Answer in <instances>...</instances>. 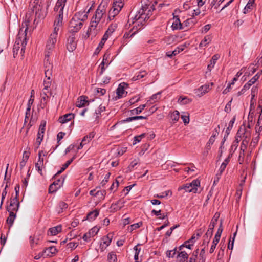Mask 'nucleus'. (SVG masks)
<instances>
[{
  "label": "nucleus",
  "mask_w": 262,
  "mask_h": 262,
  "mask_svg": "<svg viewBox=\"0 0 262 262\" xmlns=\"http://www.w3.org/2000/svg\"><path fill=\"white\" fill-rule=\"evenodd\" d=\"M218 133L216 132L215 133H213V135L210 137L208 141L206 143L205 147H206L207 150H210L211 148L212 145L214 143L215 137L217 136Z\"/></svg>",
  "instance_id": "a878e982"
},
{
  "label": "nucleus",
  "mask_w": 262,
  "mask_h": 262,
  "mask_svg": "<svg viewBox=\"0 0 262 262\" xmlns=\"http://www.w3.org/2000/svg\"><path fill=\"white\" fill-rule=\"evenodd\" d=\"M19 206V202L16 196L15 198L11 200L10 205L9 206H8L7 208V211L8 212L17 211L18 209Z\"/></svg>",
  "instance_id": "4468645a"
},
{
  "label": "nucleus",
  "mask_w": 262,
  "mask_h": 262,
  "mask_svg": "<svg viewBox=\"0 0 262 262\" xmlns=\"http://www.w3.org/2000/svg\"><path fill=\"white\" fill-rule=\"evenodd\" d=\"M87 14L84 12L76 13L69 24V31L72 33L78 32L83 26V23L86 20Z\"/></svg>",
  "instance_id": "f03ea898"
},
{
  "label": "nucleus",
  "mask_w": 262,
  "mask_h": 262,
  "mask_svg": "<svg viewBox=\"0 0 262 262\" xmlns=\"http://www.w3.org/2000/svg\"><path fill=\"white\" fill-rule=\"evenodd\" d=\"M59 188V186H55V183H52L51 185H50L49 188V192L50 193H53L55 191H56Z\"/></svg>",
  "instance_id": "052dcab7"
},
{
  "label": "nucleus",
  "mask_w": 262,
  "mask_h": 262,
  "mask_svg": "<svg viewBox=\"0 0 262 262\" xmlns=\"http://www.w3.org/2000/svg\"><path fill=\"white\" fill-rule=\"evenodd\" d=\"M147 118L145 116H135L132 117L126 118L125 120H123L124 122H129L133 120H138V119H146Z\"/></svg>",
  "instance_id": "603ef678"
},
{
  "label": "nucleus",
  "mask_w": 262,
  "mask_h": 262,
  "mask_svg": "<svg viewBox=\"0 0 262 262\" xmlns=\"http://www.w3.org/2000/svg\"><path fill=\"white\" fill-rule=\"evenodd\" d=\"M112 235L111 234H108L107 236H104L102 238V243L105 245L106 247L108 246L112 241Z\"/></svg>",
  "instance_id": "58836bf2"
},
{
  "label": "nucleus",
  "mask_w": 262,
  "mask_h": 262,
  "mask_svg": "<svg viewBox=\"0 0 262 262\" xmlns=\"http://www.w3.org/2000/svg\"><path fill=\"white\" fill-rule=\"evenodd\" d=\"M99 230V229L98 227H94L88 232L83 235L82 238L85 241L88 242L91 237L95 236L98 233Z\"/></svg>",
  "instance_id": "2eb2a0df"
},
{
  "label": "nucleus",
  "mask_w": 262,
  "mask_h": 262,
  "mask_svg": "<svg viewBox=\"0 0 262 262\" xmlns=\"http://www.w3.org/2000/svg\"><path fill=\"white\" fill-rule=\"evenodd\" d=\"M223 221H221L219 228V229H218V230H217V232H216V233L215 234V237L214 238V239H215V241H220V239L222 233L223 232Z\"/></svg>",
  "instance_id": "e433bc0d"
},
{
  "label": "nucleus",
  "mask_w": 262,
  "mask_h": 262,
  "mask_svg": "<svg viewBox=\"0 0 262 262\" xmlns=\"http://www.w3.org/2000/svg\"><path fill=\"white\" fill-rule=\"evenodd\" d=\"M43 164H41L40 162H37L35 164V168L38 171V172L42 175V168Z\"/></svg>",
  "instance_id": "0e129e2a"
},
{
  "label": "nucleus",
  "mask_w": 262,
  "mask_h": 262,
  "mask_svg": "<svg viewBox=\"0 0 262 262\" xmlns=\"http://www.w3.org/2000/svg\"><path fill=\"white\" fill-rule=\"evenodd\" d=\"M41 95H46L47 98H49L50 96L51 95V90L43 89Z\"/></svg>",
  "instance_id": "338daca9"
},
{
  "label": "nucleus",
  "mask_w": 262,
  "mask_h": 262,
  "mask_svg": "<svg viewBox=\"0 0 262 262\" xmlns=\"http://www.w3.org/2000/svg\"><path fill=\"white\" fill-rule=\"evenodd\" d=\"M212 40V37L210 35H206L199 44V47H206Z\"/></svg>",
  "instance_id": "bb28decb"
},
{
  "label": "nucleus",
  "mask_w": 262,
  "mask_h": 262,
  "mask_svg": "<svg viewBox=\"0 0 262 262\" xmlns=\"http://www.w3.org/2000/svg\"><path fill=\"white\" fill-rule=\"evenodd\" d=\"M68 207V205L66 203L63 201H60L57 204L56 207V210L58 213H60L67 209Z\"/></svg>",
  "instance_id": "b1692460"
},
{
  "label": "nucleus",
  "mask_w": 262,
  "mask_h": 262,
  "mask_svg": "<svg viewBox=\"0 0 262 262\" xmlns=\"http://www.w3.org/2000/svg\"><path fill=\"white\" fill-rule=\"evenodd\" d=\"M51 77H46V79L43 81V88L47 90H50V86L51 83Z\"/></svg>",
  "instance_id": "de8ad7c7"
},
{
  "label": "nucleus",
  "mask_w": 262,
  "mask_h": 262,
  "mask_svg": "<svg viewBox=\"0 0 262 262\" xmlns=\"http://www.w3.org/2000/svg\"><path fill=\"white\" fill-rule=\"evenodd\" d=\"M186 47V46L185 44L180 45L174 51H172V54H173V55H174L175 56L177 55L179 53L183 51L185 49Z\"/></svg>",
  "instance_id": "c03bdc74"
},
{
  "label": "nucleus",
  "mask_w": 262,
  "mask_h": 262,
  "mask_svg": "<svg viewBox=\"0 0 262 262\" xmlns=\"http://www.w3.org/2000/svg\"><path fill=\"white\" fill-rule=\"evenodd\" d=\"M160 94L161 92H158L155 94H154L150 98V99L147 102V104L148 105L152 104L156 102H157L158 100L160 99Z\"/></svg>",
  "instance_id": "2f4dec72"
},
{
  "label": "nucleus",
  "mask_w": 262,
  "mask_h": 262,
  "mask_svg": "<svg viewBox=\"0 0 262 262\" xmlns=\"http://www.w3.org/2000/svg\"><path fill=\"white\" fill-rule=\"evenodd\" d=\"M161 210L157 211V210L154 209V210H152L151 211V213L155 214V215H156L157 216H158L159 219H165L167 216V214H162L161 213Z\"/></svg>",
  "instance_id": "49530a36"
},
{
  "label": "nucleus",
  "mask_w": 262,
  "mask_h": 262,
  "mask_svg": "<svg viewBox=\"0 0 262 262\" xmlns=\"http://www.w3.org/2000/svg\"><path fill=\"white\" fill-rule=\"evenodd\" d=\"M46 256L51 257L53 254H55L57 252V249L55 247L51 246L48 248H46L42 251Z\"/></svg>",
  "instance_id": "4be33fe9"
},
{
  "label": "nucleus",
  "mask_w": 262,
  "mask_h": 262,
  "mask_svg": "<svg viewBox=\"0 0 262 262\" xmlns=\"http://www.w3.org/2000/svg\"><path fill=\"white\" fill-rule=\"evenodd\" d=\"M176 257L177 262H185L188 258V254L187 252L182 250H179Z\"/></svg>",
  "instance_id": "a211bd4d"
},
{
  "label": "nucleus",
  "mask_w": 262,
  "mask_h": 262,
  "mask_svg": "<svg viewBox=\"0 0 262 262\" xmlns=\"http://www.w3.org/2000/svg\"><path fill=\"white\" fill-rule=\"evenodd\" d=\"M138 163V161L137 160L135 159L133 160L129 164V165L127 167V171L128 172H130L132 171L133 169L134 168L135 166H136Z\"/></svg>",
  "instance_id": "6e6d98bb"
},
{
  "label": "nucleus",
  "mask_w": 262,
  "mask_h": 262,
  "mask_svg": "<svg viewBox=\"0 0 262 262\" xmlns=\"http://www.w3.org/2000/svg\"><path fill=\"white\" fill-rule=\"evenodd\" d=\"M145 135L146 134L145 133H143L139 136H135L134 138V140L133 143V145H135L137 143L139 142L141 139L145 136Z\"/></svg>",
  "instance_id": "4d7b16f0"
},
{
  "label": "nucleus",
  "mask_w": 262,
  "mask_h": 262,
  "mask_svg": "<svg viewBox=\"0 0 262 262\" xmlns=\"http://www.w3.org/2000/svg\"><path fill=\"white\" fill-rule=\"evenodd\" d=\"M147 105H148L146 103L145 104L141 105L139 107H138L136 108H134L133 110H132L130 111L131 114L134 115V114H138L141 113Z\"/></svg>",
  "instance_id": "473e14b6"
},
{
  "label": "nucleus",
  "mask_w": 262,
  "mask_h": 262,
  "mask_svg": "<svg viewBox=\"0 0 262 262\" xmlns=\"http://www.w3.org/2000/svg\"><path fill=\"white\" fill-rule=\"evenodd\" d=\"M174 21L172 24V28L173 30L182 29V24H181L178 16L173 17Z\"/></svg>",
  "instance_id": "5701e85b"
},
{
  "label": "nucleus",
  "mask_w": 262,
  "mask_h": 262,
  "mask_svg": "<svg viewBox=\"0 0 262 262\" xmlns=\"http://www.w3.org/2000/svg\"><path fill=\"white\" fill-rule=\"evenodd\" d=\"M58 34L55 32H52L47 41L46 45V49L45 51V54L50 55L52 53L57 42Z\"/></svg>",
  "instance_id": "423d86ee"
},
{
  "label": "nucleus",
  "mask_w": 262,
  "mask_h": 262,
  "mask_svg": "<svg viewBox=\"0 0 262 262\" xmlns=\"http://www.w3.org/2000/svg\"><path fill=\"white\" fill-rule=\"evenodd\" d=\"M106 191L105 190H97L95 193V196L98 197L99 200H103L105 195Z\"/></svg>",
  "instance_id": "a19ab883"
},
{
  "label": "nucleus",
  "mask_w": 262,
  "mask_h": 262,
  "mask_svg": "<svg viewBox=\"0 0 262 262\" xmlns=\"http://www.w3.org/2000/svg\"><path fill=\"white\" fill-rule=\"evenodd\" d=\"M255 0H249L248 3L246 5L244 8V13L246 12H248L251 9L254 3Z\"/></svg>",
  "instance_id": "8fccbe9b"
},
{
  "label": "nucleus",
  "mask_w": 262,
  "mask_h": 262,
  "mask_svg": "<svg viewBox=\"0 0 262 262\" xmlns=\"http://www.w3.org/2000/svg\"><path fill=\"white\" fill-rule=\"evenodd\" d=\"M155 9L154 5H150L149 7H145V6H142L141 9H140V11H143L144 16L145 18H144V21L146 20H147L150 18L151 15H152V12Z\"/></svg>",
  "instance_id": "ddd939ff"
},
{
  "label": "nucleus",
  "mask_w": 262,
  "mask_h": 262,
  "mask_svg": "<svg viewBox=\"0 0 262 262\" xmlns=\"http://www.w3.org/2000/svg\"><path fill=\"white\" fill-rule=\"evenodd\" d=\"M200 185V181L196 179L192 181L191 183L186 184L178 188V191L184 190L185 192L196 193L198 187Z\"/></svg>",
  "instance_id": "0eeeda50"
},
{
  "label": "nucleus",
  "mask_w": 262,
  "mask_h": 262,
  "mask_svg": "<svg viewBox=\"0 0 262 262\" xmlns=\"http://www.w3.org/2000/svg\"><path fill=\"white\" fill-rule=\"evenodd\" d=\"M30 156V153L28 151H25L23 153V156L21 161L20 162V167L22 169L26 165L28 158Z\"/></svg>",
  "instance_id": "7c9ffc66"
},
{
  "label": "nucleus",
  "mask_w": 262,
  "mask_h": 262,
  "mask_svg": "<svg viewBox=\"0 0 262 262\" xmlns=\"http://www.w3.org/2000/svg\"><path fill=\"white\" fill-rule=\"evenodd\" d=\"M256 103V100L253 98H251V101H250V111H249V115H254V108L255 106L254 105Z\"/></svg>",
  "instance_id": "37998d69"
},
{
  "label": "nucleus",
  "mask_w": 262,
  "mask_h": 262,
  "mask_svg": "<svg viewBox=\"0 0 262 262\" xmlns=\"http://www.w3.org/2000/svg\"><path fill=\"white\" fill-rule=\"evenodd\" d=\"M224 0H212L210 5L212 7H214L215 9H217L219 6L224 2Z\"/></svg>",
  "instance_id": "864d4df0"
},
{
  "label": "nucleus",
  "mask_w": 262,
  "mask_h": 262,
  "mask_svg": "<svg viewBox=\"0 0 262 262\" xmlns=\"http://www.w3.org/2000/svg\"><path fill=\"white\" fill-rule=\"evenodd\" d=\"M110 78L107 76H103L99 78L100 83L101 84H107L110 82Z\"/></svg>",
  "instance_id": "bf43d9fd"
},
{
  "label": "nucleus",
  "mask_w": 262,
  "mask_h": 262,
  "mask_svg": "<svg viewBox=\"0 0 262 262\" xmlns=\"http://www.w3.org/2000/svg\"><path fill=\"white\" fill-rule=\"evenodd\" d=\"M138 246H136L134 247V249L135 250V253L134 255V259L136 261V262H139L138 261V255L139 254V252L140 251V249H138Z\"/></svg>",
  "instance_id": "69168bd1"
},
{
  "label": "nucleus",
  "mask_w": 262,
  "mask_h": 262,
  "mask_svg": "<svg viewBox=\"0 0 262 262\" xmlns=\"http://www.w3.org/2000/svg\"><path fill=\"white\" fill-rule=\"evenodd\" d=\"M94 135L93 133H90L89 135H86L83 137L82 140V141L86 144L92 140V139L94 137Z\"/></svg>",
  "instance_id": "3c124183"
},
{
  "label": "nucleus",
  "mask_w": 262,
  "mask_h": 262,
  "mask_svg": "<svg viewBox=\"0 0 262 262\" xmlns=\"http://www.w3.org/2000/svg\"><path fill=\"white\" fill-rule=\"evenodd\" d=\"M67 0H58L54 8V10L58 12L57 16L63 17V11Z\"/></svg>",
  "instance_id": "9b49d317"
},
{
  "label": "nucleus",
  "mask_w": 262,
  "mask_h": 262,
  "mask_svg": "<svg viewBox=\"0 0 262 262\" xmlns=\"http://www.w3.org/2000/svg\"><path fill=\"white\" fill-rule=\"evenodd\" d=\"M120 11L118 10L117 9H115L114 8H111L108 14V17L110 20L113 19L115 17V16H116L119 13Z\"/></svg>",
  "instance_id": "4c0bfd02"
},
{
  "label": "nucleus",
  "mask_w": 262,
  "mask_h": 262,
  "mask_svg": "<svg viewBox=\"0 0 262 262\" xmlns=\"http://www.w3.org/2000/svg\"><path fill=\"white\" fill-rule=\"evenodd\" d=\"M101 29L102 25L100 22L92 19L86 34L88 37L90 36L94 37L99 33Z\"/></svg>",
  "instance_id": "39448f33"
},
{
  "label": "nucleus",
  "mask_w": 262,
  "mask_h": 262,
  "mask_svg": "<svg viewBox=\"0 0 262 262\" xmlns=\"http://www.w3.org/2000/svg\"><path fill=\"white\" fill-rule=\"evenodd\" d=\"M86 99L87 97L84 96H80L76 102V106L78 107H82L84 106L85 104L88 102Z\"/></svg>",
  "instance_id": "c85d7f7f"
},
{
  "label": "nucleus",
  "mask_w": 262,
  "mask_h": 262,
  "mask_svg": "<svg viewBox=\"0 0 262 262\" xmlns=\"http://www.w3.org/2000/svg\"><path fill=\"white\" fill-rule=\"evenodd\" d=\"M179 117L180 114L178 111H174L170 115V118L174 123L178 121Z\"/></svg>",
  "instance_id": "09e8293b"
},
{
  "label": "nucleus",
  "mask_w": 262,
  "mask_h": 262,
  "mask_svg": "<svg viewBox=\"0 0 262 262\" xmlns=\"http://www.w3.org/2000/svg\"><path fill=\"white\" fill-rule=\"evenodd\" d=\"M77 43L75 36L72 35L68 38L67 48L69 51L73 52L76 48Z\"/></svg>",
  "instance_id": "dca6fc26"
},
{
  "label": "nucleus",
  "mask_w": 262,
  "mask_h": 262,
  "mask_svg": "<svg viewBox=\"0 0 262 262\" xmlns=\"http://www.w3.org/2000/svg\"><path fill=\"white\" fill-rule=\"evenodd\" d=\"M213 234V232L210 230H207V232L206 233L205 235L204 236L203 238V245L207 246L208 245V243H209V241L212 237Z\"/></svg>",
  "instance_id": "c756f323"
},
{
  "label": "nucleus",
  "mask_w": 262,
  "mask_h": 262,
  "mask_svg": "<svg viewBox=\"0 0 262 262\" xmlns=\"http://www.w3.org/2000/svg\"><path fill=\"white\" fill-rule=\"evenodd\" d=\"M192 100L191 99L188 98L187 97H182L180 96L178 100V102L181 105H185L188 104L191 102Z\"/></svg>",
  "instance_id": "c9c22d12"
},
{
  "label": "nucleus",
  "mask_w": 262,
  "mask_h": 262,
  "mask_svg": "<svg viewBox=\"0 0 262 262\" xmlns=\"http://www.w3.org/2000/svg\"><path fill=\"white\" fill-rule=\"evenodd\" d=\"M75 158V157L73 156L72 159H71L69 160L68 161H67L66 162V163L62 165L60 170H59L57 172V173L59 174V173H61L63 171H64L69 166V165L73 162V161L74 160V159Z\"/></svg>",
  "instance_id": "a18cd8bd"
},
{
  "label": "nucleus",
  "mask_w": 262,
  "mask_h": 262,
  "mask_svg": "<svg viewBox=\"0 0 262 262\" xmlns=\"http://www.w3.org/2000/svg\"><path fill=\"white\" fill-rule=\"evenodd\" d=\"M172 195V192L170 190H167L162 192L161 194H157V197L159 198H163L166 196H171Z\"/></svg>",
  "instance_id": "5fc2aeb1"
},
{
  "label": "nucleus",
  "mask_w": 262,
  "mask_h": 262,
  "mask_svg": "<svg viewBox=\"0 0 262 262\" xmlns=\"http://www.w3.org/2000/svg\"><path fill=\"white\" fill-rule=\"evenodd\" d=\"M155 9L154 5H150L149 7H145V6H142L141 9H140V11H143L144 16L145 18H144V21L146 20H147L150 18L151 15H152V12Z\"/></svg>",
  "instance_id": "f8f14e48"
},
{
  "label": "nucleus",
  "mask_w": 262,
  "mask_h": 262,
  "mask_svg": "<svg viewBox=\"0 0 262 262\" xmlns=\"http://www.w3.org/2000/svg\"><path fill=\"white\" fill-rule=\"evenodd\" d=\"M143 12V11L139 10L137 14H134L132 12L129 16V18L128 23H129V25L135 24L133 27V29L136 27L137 31L140 30L143 25V22L144 21V18L145 17L144 14H142Z\"/></svg>",
  "instance_id": "7ed1b4c3"
},
{
  "label": "nucleus",
  "mask_w": 262,
  "mask_h": 262,
  "mask_svg": "<svg viewBox=\"0 0 262 262\" xmlns=\"http://www.w3.org/2000/svg\"><path fill=\"white\" fill-rule=\"evenodd\" d=\"M213 85V83L211 82L210 84H205L200 86L199 88L195 90V94L199 97L202 96L206 93L208 92L211 89L210 86Z\"/></svg>",
  "instance_id": "9d476101"
},
{
  "label": "nucleus",
  "mask_w": 262,
  "mask_h": 262,
  "mask_svg": "<svg viewBox=\"0 0 262 262\" xmlns=\"http://www.w3.org/2000/svg\"><path fill=\"white\" fill-rule=\"evenodd\" d=\"M95 92L98 96H101L105 94L106 90L103 88H97L95 89Z\"/></svg>",
  "instance_id": "13d9d810"
},
{
  "label": "nucleus",
  "mask_w": 262,
  "mask_h": 262,
  "mask_svg": "<svg viewBox=\"0 0 262 262\" xmlns=\"http://www.w3.org/2000/svg\"><path fill=\"white\" fill-rule=\"evenodd\" d=\"M63 17L60 16H57L54 21V28L53 32H55L58 34V32L59 30V28L62 25Z\"/></svg>",
  "instance_id": "aec40b11"
},
{
  "label": "nucleus",
  "mask_w": 262,
  "mask_h": 262,
  "mask_svg": "<svg viewBox=\"0 0 262 262\" xmlns=\"http://www.w3.org/2000/svg\"><path fill=\"white\" fill-rule=\"evenodd\" d=\"M220 55L219 54H215L214 55L211 60L210 61V63L208 65L207 70L209 72H211L212 69L214 68V65L216 63V61L220 58Z\"/></svg>",
  "instance_id": "412c9836"
},
{
  "label": "nucleus",
  "mask_w": 262,
  "mask_h": 262,
  "mask_svg": "<svg viewBox=\"0 0 262 262\" xmlns=\"http://www.w3.org/2000/svg\"><path fill=\"white\" fill-rule=\"evenodd\" d=\"M49 55L45 54V74L46 77H52L53 65L49 61Z\"/></svg>",
  "instance_id": "1a4fd4ad"
},
{
  "label": "nucleus",
  "mask_w": 262,
  "mask_h": 262,
  "mask_svg": "<svg viewBox=\"0 0 262 262\" xmlns=\"http://www.w3.org/2000/svg\"><path fill=\"white\" fill-rule=\"evenodd\" d=\"M193 245L192 243H187V241L185 243L179 247V250H183L184 247H186L189 249H191V247Z\"/></svg>",
  "instance_id": "e2e57ef3"
},
{
  "label": "nucleus",
  "mask_w": 262,
  "mask_h": 262,
  "mask_svg": "<svg viewBox=\"0 0 262 262\" xmlns=\"http://www.w3.org/2000/svg\"><path fill=\"white\" fill-rule=\"evenodd\" d=\"M74 117L72 113L67 114L59 118V121L61 123H65L70 121Z\"/></svg>",
  "instance_id": "393cba45"
},
{
  "label": "nucleus",
  "mask_w": 262,
  "mask_h": 262,
  "mask_svg": "<svg viewBox=\"0 0 262 262\" xmlns=\"http://www.w3.org/2000/svg\"><path fill=\"white\" fill-rule=\"evenodd\" d=\"M28 19L24 21L23 27L20 28L16 40L13 48V57L16 58L18 55L24 56L26 46L27 45V31L29 25Z\"/></svg>",
  "instance_id": "f257e3e1"
},
{
  "label": "nucleus",
  "mask_w": 262,
  "mask_h": 262,
  "mask_svg": "<svg viewBox=\"0 0 262 262\" xmlns=\"http://www.w3.org/2000/svg\"><path fill=\"white\" fill-rule=\"evenodd\" d=\"M146 74L147 72L145 71H140L133 77V80L134 81L140 80V79L143 78L145 75H146Z\"/></svg>",
  "instance_id": "ea45409f"
},
{
  "label": "nucleus",
  "mask_w": 262,
  "mask_h": 262,
  "mask_svg": "<svg viewBox=\"0 0 262 262\" xmlns=\"http://www.w3.org/2000/svg\"><path fill=\"white\" fill-rule=\"evenodd\" d=\"M127 86V85L124 82L119 85L116 90L117 97L118 98H122L125 96V94H127V92L125 93V89Z\"/></svg>",
  "instance_id": "f3484780"
},
{
  "label": "nucleus",
  "mask_w": 262,
  "mask_h": 262,
  "mask_svg": "<svg viewBox=\"0 0 262 262\" xmlns=\"http://www.w3.org/2000/svg\"><path fill=\"white\" fill-rule=\"evenodd\" d=\"M99 215V211L97 210H95L90 212L87 215V219L89 221L94 220Z\"/></svg>",
  "instance_id": "72a5a7b5"
},
{
  "label": "nucleus",
  "mask_w": 262,
  "mask_h": 262,
  "mask_svg": "<svg viewBox=\"0 0 262 262\" xmlns=\"http://www.w3.org/2000/svg\"><path fill=\"white\" fill-rule=\"evenodd\" d=\"M260 75L257 73L252 77L248 82L251 84H253L259 78Z\"/></svg>",
  "instance_id": "774afa93"
},
{
  "label": "nucleus",
  "mask_w": 262,
  "mask_h": 262,
  "mask_svg": "<svg viewBox=\"0 0 262 262\" xmlns=\"http://www.w3.org/2000/svg\"><path fill=\"white\" fill-rule=\"evenodd\" d=\"M62 228L61 226H57L52 228H50L48 231V234L51 235H56L61 231Z\"/></svg>",
  "instance_id": "cd10ccee"
},
{
  "label": "nucleus",
  "mask_w": 262,
  "mask_h": 262,
  "mask_svg": "<svg viewBox=\"0 0 262 262\" xmlns=\"http://www.w3.org/2000/svg\"><path fill=\"white\" fill-rule=\"evenodd\" d=\"M124 201L122 200H119L115 203H113L110 207L111 211H116L120 210L124 206Z\"/></svg>",
  "instance_id": "6ab92c4d"
},
{
  "label": "nucleus",
  "mask_w": 262,
  "mask_h": 262,
  "mask_svg": "<svg viewBox=\"0 0 262 262\" xmlns=\"http://www.w3.org/2000/svg\"><path fill=\"white\" fill-rule=\"evenodd\" d=\"M107 260L108 262H117V255L114 252H111L108 254Z\"/></svg>",
  "instance_id": "79ce46f5"
},
{
  "label": "nucleus",
  "mask_w": 262,
  "mask_h": 262,
  "mask_svg": "<svg viewBox=\"0 0 262 262\" xmlns=\"http://www.w3.org/2000/svg\"><path fill=\"white\" fill-rule=\"evenodd\" d=\"M107 11L106 6L105 4H101L98 7L95 11V14L93 15L92 19L95 20L99 22L103 18V16L105 15Z\"/></svg>",
  "instance_id": "6e6552de"
},
{
  "label": "nucleus",
  "mask_w": 262,
  "mask_h": 262,
  "mask_svg": "<svg viewBox=\"0 0 262 262\" xmlns=\"http://www.w3.org/2000/svg\"><path fill=\"white\" fill-rule=\"evenodd\" d=\"M9 212V215L8 217L7 218L6 222L8 224L10 225V226H11L14 222V221L15 219L16 215L14 213L13 211H10Z\"/></svg>",
  "instance_id": "f704fd0d"
},
{
  "label": "nucleus",
  "mask_w": 262,
  "mask_h": 262,
  "mask_svg": "<svg viewBox=\"0 0 262 262\" xmlns=\"http://www.w3.org/2000/svg\"><path fill=\"white\" fill-rule=\"evenodd\" d=\"M142 225V222H139L138 223L130 225L129 227H128V229H129V230H130V231H133V230L139 228Z\"/></svg>",
  "instance_id": "680f3d73"
},
{
  "label": "nucleus",
  "mask_w": 262,
  "mask_h": 262,
  "mask_svg": "<svg viewBox=\"0 0 262 262\" xmlns=\"http://www.w3.org/2000/svg\"><path fill=\"white\" fill-rule=\"evenodd\" d=\"M236 136L244 138L241 145V150H246L250 141V134L249 132L246 130L245 126H241L237 131Z\"/></svg>",
  "instance_id": "20e7f679"
}]
</instances>
